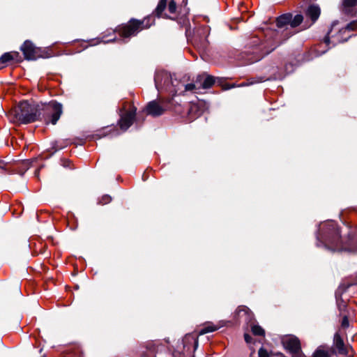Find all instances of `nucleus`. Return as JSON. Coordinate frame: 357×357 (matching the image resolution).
Returning a JSON list of instances; mask_svg holds the SVG:
<instances>
[{"label": "nucleus", "instance_id": "nucleus-24", "mask_svg": "<svg viewBox=\"0 0 357 357\" xmlns=\"http://www.w3.org/2000/svg\"><path fill=\"white\" fill-rule=\"evenodd\" d=\"M168 11L170 14H174L176 11V3L174 0L169 1Z\"/></svg>", "mask_w": 357, "mask_h": 357}, {"label": "nucleus", "instance_id": "nucleus-16", "mask_svg": "<svg viewBox=\"0 0 357 357\" xmlns=\"http://www.w3.org/2000/svg\"><path fill=\"white\" fill-rule=\"evenodd\" d=\"M200 108L197 103H190L188 108V116L189 119H195L197 116L200 115Z\"/></svg>", "mask_w": 357, "mask_h": 357}, {"label": "nucleus", "instance_id": "nucleus-21", "mask_svg": "<svg viewBox=\"0 0 357 357\" xmlns=\"http://www.w3.org/2000/svg\"><path fill=\"white\" fill-rule=\"evenodd\" d=\"M342 6L344 10L346 12H348L350 10V8H352L357 6V0H343Z\"/></svg>", "mask_w": 357, "mask_h": 357}, {"label": "nucleus", "instance_id": "nucleus-18", "mask_svg": "<svg viewBox=\"0 0 357 357\" xmlns=\"http://www.w3.org/2000/svg\"><path fill=\"white\" fill-rule=\"evenodd\" d=\"M202 81V79L201 80ZM215 83V79L213 76L207 75L204 79L202 83V82H199V86H201L202 89H210Z\"/></svg>", "mask_w": 357, "mask_h": 357}, {"label": "nucleus", "instance_id": "nucleus-13", "mask_svg": "<svg viewBox=\"0 0 357 357\" xmlns=\"http://www.w3.org/2000/svg\"><path fill=\"white\" fill-rule=\"evenodd\" d=\"M333 354L334 351L328 346L321 345L314 351L312 357H331Z\"/></svg>", "mask_w": 357, "mask_h": 357}, {"label": "nucleus", "instance_id": "nucleus-19", "mask_svg": "<svg viewBox=\"0 0 357 357\" xmlns=\"http://www.w3.org/2000/svg\"><path fill=\"white\" fill-rule=\"evenodd\" d=\"M303 17L301 15H296L294 18H292V16L291 17V21H290V28H295L298 26L299 24H301L303 22Z\"/></svg>", "mask_w": 357, "mask_h": 357}, {"label": "nucleus", "instance_id": "nucleus-7", "mask_svg": "<svg viewBox=\"0 0 357 357\" xmlns=\"http://www.w3.org/2000/svg\"><path fill=\"white\" fill-rule=\"evenodd\" d=\"M334 351V354L337 353L341 355L348 354V348L344 344L342 336L339 331L336 332L333 337V347L331 348Z\"/></svg>", "mask_w": 357, "mask_h": 357}, {"label": "nucleus", "instance_id": "nucleus-17", "mask_svg": "<svg viewBox=\"0 0 357 357\" xmlns=\"http://www.w3.org/2000/svg\"><path fill=\"white\" fill-rule=\"evenodd\" d=\"M221 327V326H215L212 323L206 324L203 328H202L199 332V335L206 334L217 331Z\"/></svg>", "mask_w": 357, "mask_h": 357}, {"label": "nucleus", "instance_id": "nucleus-28", "mask_svg": "<svg viewBox=\"0 0 357 357\" xmlns=\"http://www.w3.org/2000/svg\"><path fill=\"white\" fill-rule=\"evenodd\" d=\"M356 26V22H352L347 26V29L349 30H354Z\"/></svg>", "mask_w": 357, "mask_h": 357}, {"label": "nucleus", "instance_id": "nucleus-5", "mask_svg": "<svg viewBox=\"0 0 357 357\" xmlns=\"http://www.w3.org/2000/svg\"><path fill=\"white\" fill-rule=\"evenodd\" d=\"M210 33L209 27L203 26L199 28L193 39L195 46L199 50H204L208 45V36Z\"/></svg>", "mask_w": 357, "mask_h": 357}, {"label": "nucleus", "instance_id": "nucleus-31", "mask_svg": "<svg viewBox=\"0 0 357 357\" xmlns=\"http://www.w3.org/2000/svg\"><path fill=\"white\" fill-rule=\"evenodd\" d=\"M264 80L262 78H260V79H258V80L252 81V82H250V84H255V83L262 82H264Z\"/></svg>", "mask_w": 357, "mask_h": 357}, {"label": "nucleus", "instance_id": "nucleus-3", "mask_svg": "<svg viewBox=\"0 0 357 357\" xmlns=\"http://www.w3.org/2000/svg\"><path fill=\"white\" fill-rule=\"evenodd\" d=\"M326 226V234L321 238L328 249L337 252H357V238L355 237L349 238L348 242L343 243L340 240V231L337 225L333 222H331L327 223Z\"/></svg>", "mask_w": 357, "mask_h": 357}, {"label": "nucleus", "instance_id": "nucleus-4", "mask_svg": "<svg viewBox=\"0 0 357 357\" xmlns=\"http://www.w3.org/2000/svg\"><path fill=\"white\" fill-rule=\"evenodd\" d=\"M152 23L153 19L151 17L144 18L142 21L132 19L130 20L128 24L121 26L119 29V33L123 38L135 36L144 29L149 28Z\"/></svg>", "mask_w": 357, "mask_h": 357}, {"label": "nucleus", "instance_id": "nucleus-27", "mask_svg": "<svg viewBox=\"0 0 357 357\" xmlns=\"http://www.w3.org/2000/svg\"><path fill=\"white\" fill-rule=\"evenodd\" d=\"M342 326L344 328H347L349 326V319L347 317L344 316L342 320Z\"/></svg>", "mask_w": 357, "mask_h": 357}, {"label": "nucleus", "instance_id": "nucleus-34", "mask_svg": "<svg viewBox=\"0 0 357 357\" xmlns=\"http://www.w3.org/2000/svg\"><path fill=\"white\" fill-rule=\"evenodd\" d=\"M192 357H195V356H192Z\"/></svg>", "mask_w": 357, "mask_h": 357}, {"label": "nucleus", "instance_id": "nucleus-23", "mask_svg": "<svg viewBox=\"0 0 357 357\" xmlns=\"http://www.w3.org/2000/svg\"><path fill=\"white\" fill-rule=\"evenodd\" d=\"M251 331L255 335H264V330L258 325H253L251 327Z\"/></svg>", "mask_w": 357, "mask_h": 357}, {"label": "nucleus", "instance_id": "nucleus-14", "mask_svg": "<svg viewBox=\"0 0 357 357\" xmlns=\"http://www.w3.org/2000/svg\"><path fill=\"white\" fill-rule=\"evenodd\" d=\"M320 8L315 5H311L308 7L306 11V16L311 19V24L315 22L320 15Z\"/></svg>", "mask_w": 357, "mask_h": 357}, {"label": "nucleus", "instance_id": "nucleus-2", "mask_svg": "<svg viewBox=\"0 0 357 357\" xmlns=\"http://www.w3.org/2000/svg\"><path fill=\"white\" fill-rule=\"evenodd\" d=\"M202 79H203V77L199 75L197 77L195 83L183 84L176 79H173L171 75L165 71L157 72L155 75V84L157 89L158 91L164 89L169 91L172 96L181 93L183 88H184V91H190L197 93V90L201 89L199 82Z\"/></svg>", "mask_w": 357, "mask_h": 357}, {"label": "nucleus", "instance_id": "nucleus-22", "mask_svg": "<svg viewBox=\"0 0 357 357\" xmlns=\"http://www.w3.org/2000/svg\"><path fill=\"white\" fill-rule=\"evenodd\" d=\"M17 55V52L12 53V52H6L4 53L1 57L0 61L1 63H8L12 60L14 59V56Z\"/></svg>", "mask_w": 357, "mask_h": 357}, {"label": "nucleus", "instance_id": "nucleus-26", "mask_svg": "<svg viewBox=\"0 0 357 357\" xmlns=\"http://www.w3.org/2000/svg\"><path fill=\"white\" fill-rule=\"evenodd\" d=\"M258 354H259V357H269L268 352L263 348H261L259 350Z\"/></svg>", "mask_w": 357, "mask_h": 357}, {"label": "nucleus", "instance_id": "nucleus-15", "mask_svg": "<svg viewBox=\"0 0 357 357\" xmlns=\"http://www.w3.org/2000/svg\"><path fill=\"white\" fill-rule=\"evenodd\" d=\"M236 314L239 318L244 317L245 321H249L252 317V314L250 309L245 305L239 306L236 310Z\"/></svg>", "mask_w": 357, "mask_h": 357}, {"label": "nucleus", "instance_id": "nucleus-12", "mask_svg": "<svg viewBox=\"0 0 357 357\" xmlns=\"http://www.w3.org/2000/svg\"><path fill=\"white\" fill-rule=\"evenodd\" d=\"M147 114L153 116H158L163 114L165 109L155 100L150 102L146 109Z\"/></svg>", "mask_w": 357, "mask_h": 357}, {"label": "nucleus", "instance_id": "nucleus-9", "mask_svg": "<svg viewBox=\"0 0 357 357\" xmlns=\"http://www.w3.org/2000/svg\"><path fill=\"white\" fill-rule=\"evenodd\" d=\"M21 50L24 54V58L27 60H35L38 58V52L33 44L26 40L21 47Z\"/></svg>", "mask_w": 357, "mask_h": 357}, {"label": "nucleus", "instance_id": "nucleus-33", "mask_svg": "<svg viewBox=\"0 0 357 357\" xmlns=\"http://www.w3.org/2000/svg\"><path fill=\"white\" fill-rule=\"evenodd\" d=\"M280 357H286V356H284V355H282Z\"/></svg>", "mask_w": 357, "mask_h": 357}, {"label": "nucleus", "instance_id": "nucleus-1", "mask_svg": "<svg viewBox=\"0 0 357 357\" xmlns=\"http://www.w3.org/2000/svg\"><path fill=\"white\" fill-rule=\"evenodd\" d=\"M62 105L56 102H51L41 108L38 104L24 100L9 112V117L15 123L26 124L38 120L43 111L46 116L45 122L55 125L62 114Z\"/></svg>", "mask_w": 357, "mask_h": 357}, {"label": "nucleus", "instance_id": "nucleus-8", "mask_svg": "<svg viewBox=\"0 0 357 357\" xmlns=\"http://www.w3.org/2000/svg\"><path fill=\"white\" fill-rule=\"evenodd\" d=\"M284 348L291 354H297L301 351V342L295 336H289L282 341Z\"/></svg>", "mask_w": 357, "mask_h": 357}, {"label": "nucleus", "instance_id": "nucleus-11", "mask_svg": "<svg viewBox=\"0 0 357 357\" xmlns=\"http://www.w3.org/2000/svg\"><path fill=\"white\" fill-rule=\"evenodd\" d=\"M291 14L287 13L282 15L277 18L276 24L279 29L285 27L284 31H286L287 38L294 34L292 32H289V26L290 27Z\"/></svg>", "mask_w": 357, "mask_h": 357}, {"label": "nucleus", "instance_id": "nucleus-25", "mask_svg": "<svg viewBox=\"0 0 357 357\" xmlns=\"http://www.w3.org/2000/svg\"><path fill=\"white\" fill-rule=\"evenodd\" d=\"M112 198L110 196L106 195L102 197L101 199L100 200V203L102 204H106L111 202Z\"/></svg>", "mask_w": 357, "mask_h": 357}, {"label": "nucleus", "instance_id": "nucleus-32", "mask_svg": "<svg viewBox=\"0 0 357 357\" xmlns=\"http://www.w3.org/2000/svg\"><path fill=\"white\" fill-rule=\"evenodd\" d=\"M326 43H328V38H326Z\"/></svg>", "mask_w": 357, "mask_h": 357}, {"label": "nucleus", "instance_id": "nucleus-6", "mask_svg": "<svg viewBox=\"0 0 357 357\" xmlns=\"http://www.w3.org/2000/svg\"><path fill=\"white\" fill-rule=\"evenodd\" d=\"M259 38L257 37H254L252 38V44L253 45L259 46L258 49L261 52L260 54L255 55L252 58L248 59V63H252L259 61L264 55L268 54L271 52H272L276 47V45L271 46L266 49V45L265 43H259Z\"/></svg>", "mask_w": 357, "mask_h": 357}, {"label": "nucleus", "instance_id": "nucleus-30", "mask_svg": "<svg viewBox=\"0 0 357 357\" xmlns=\"http://www.w3.org/2000/svg\"><path fill=\"white\" fill-rule=\"evenodd\" d=\"M294 356H292V357H306L304 354H303L301 351H300L299 353H297V354H294Z\"/></svg>", "mask_w": 357, "mask_h": 357}, {"label": "nucleus", "instance_id": "nucleus-20", "mask_svg": "<svg viewBox=\"0 0 357 357\" xmlns=\"http://www.w3.org/2000/svg\"><path fill=\"white\" fill-rule=\"evenodd\" d=\"M167 7V0H160L155 10L156 15L161 16L162 13Z\"/></svg>", "mask_w": 357, "mask_h": 357}, {"label": "nucleus", "instance_id": "nucleus-10", "mask_svg": "<svg viewBox=\"0 0 357 357\" xmlns=\"http://www.w3.org/2000/svg\"><path fill=\"white\" fill-rule=\"evenodd\" d=\"M135 113L136 109H133L121 116L119 121V126L122 130H126L132 124L135 117Z\"/></svg>", "mask_w": 357, "mask_h": 357}, {"label": "nucleus", "instance_id": "nucleus-29", "mask_svg": "<svg viewBox=\"0 0 357 357\" xmlns=\"http://www.w3.org/2000/svg\"><path fill=\"white\" fill-rule=\"evenodd\" d=\"M244 338H245V341L247 342V343H250L251 342V340H252V337L250 335L245 333L244 335Z\"/></svg>", "mask_w": 357, "mask_h": 357}]
</instances>
